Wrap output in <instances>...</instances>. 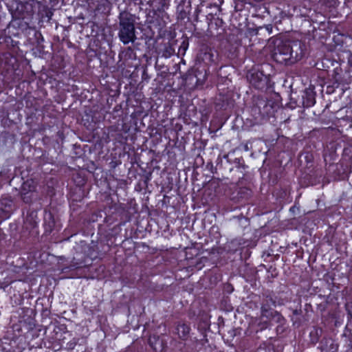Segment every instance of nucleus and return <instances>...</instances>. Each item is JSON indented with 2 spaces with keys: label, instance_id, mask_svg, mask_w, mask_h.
I'll list each match as a JSON object with an SVG mask.
<instances>
[{
  "label": "nucleus",
  "instance_id": "1",
  "mask_svg": "<svg viewBox=\"0 0 352 352\" xmlns=\"http://www.w3.org/2000/svg\"><path fill=\"white\" fill-rule=\"evenodd\" d=\"M118 36L124 45L133 43L135 39L134 21L131 16L126 14L120 19Z\"/></svg>",
  "mask_w": 352,
  "mask_h": 352
},
{
  "label": "nucleus",
  "instance_id": "2",
  "mask_svg": "<svg viewBox=\"0 0 352 352\" xmlns=\"http://www.w3.org/2000/svg\"><path fill=\"white\" fill-rule=\"evenodd\" d=\"M247 78L250 83L258 89H262L265 88L267 85V76L265 74H263V72L257 69H251L248 72Z\"/></svg>",
  "mask_w": 352,
  "mask_h": 352
},
{
  "label": "nucleus",
  "instance_id": "3",
  "mask_svg": "<svg viewBox=\"0 0 352 352\" xmlns=\"http://www.w3.org/2000/svg\"><path fill=\"white\" fill-rule=\"evenodd\" d=\"M274 58L280 63H291L290 42L278 45L274 52Z\"/></svg>",
  "mask_w": 352,
  "mask_h": 352
},
{
  "label": "nucleus",
  "instance_id": "4",
  "mask_svg": "<svg viewBox=\"0 0 352 352\" xmlns=\"http://www.w3.org/2000/svg\"><path fill=\"white\" fill-rule=\"evenodd\" d=\"M291 63L300 60L304 56L305 45L299 41L290 42Z\"/></svg>",
  "mask_w": 352,
  "mask_h": 352
},
{
  "label": "nucleus",
  "instance_id": "5",
  "mask_svg": "<svg viewBox=\"0 0 352 352\" xmlns=\"http://www.w3.org/2000/svg\"><path fill=\"white\" fill-rule=\"evenodd\" d=\"M271 317H277L278 320L280 318V315L276 311H273L272 310L268 309L265 307L263 306L261 307V318L263 319L265 318L268 320Z\"/></svg>",
  "mask_w": 352,
  "mask_h": 352
},
{
  "label": "nucleus",
  "instance_id": "6",
  "mask_svg": "<svg viewBox=\"0 0 352 352\" xmlns=\"http://www.w3.org/2000/svg\"><path fill=\"white\" fill-rule=\"evenodd\" d=\"M177 332L180 338L185 339L190 332V327L184 323L179 324L177 327Z\"/></svg>",
  "mask_w": 352,
  "mask_h": 352
},
{
  "label": "nucleus",
  "instance_id": "7",
  "mask_svg": "<svg viewBox=\"0 0 352 352\" xmlns=\"http://www.w3.org/2000/svg\"><path fill=\"white\" fill-rule=\"evenodd\" d=\"M35 188V182L32 179H28L25 181L22 186L23 191L26 192L34 191Z\"/></svg>",
  "mask_w": 352,
  "mask_h": 352
},
{
  "label": "nucleus",
  "instance_id": "8",
  "mask_svg": "<svg viewBox=\"0 0 352 352\" xmlns=\"http://www.w3.org/2000/svg\"><path fill=\"white\" fill-rule=\"evenodd\" d=\"M256 352H274V350L272 347L269 346L267 348L264 346H260Z\"/></svg>",
  "mask_w": 352,
  "mask_h": 352
},
{
  "label": "nucleus",
  "instance_id": "9",
  "mask_svg": "<svg viewBox=\"0 0 352 352\" xmlns=\"http://www.w3.org/2000/svg\"><path fill=\"white\" fill-rule=\"evenodd\" d=\"M346 309L347 311L348 314L352 318V302H349L346 304Z\"/></svg>",
  "mask_w": 352,
  "mask_h": 352
},
{
  "label": "nucleus",
  "instance_id": "10",
  "mask_svg": "<svg viewBox=\"0 0 352 352\" xmlns=\"http://www.w3.org/2000/svg\"><path fill=\"white\" fill-rule=\"evenodd\" d=\"M325 1L326 0H320L319 1V3L321 4L322 6H324V9H326L327 8H329L332 6V3H329V4H326L325 3Z\"/></svg>",
  "mask_w": 352,
  "mask_h": 352
},
{
  "label": "nucleus",
  "instance_id": "11",
  "mask_svg": "<svg viewBox=\"0 0 352 352\" xmlns=\"http://www.w3.org/2000/svg\"><path fill=\"white\" fill-rule=\"evenodd\" d=\"M329 342H331L330 346L331 347L332 351L331 352H336L337 350V346L336 344H333L332 340H329Z\"/></svg>",
  "mask_w": 352,
  "mask_h": 352
},
{
  "label": "nucleus",
  "instance_id": "12",
  "mask_svg": "<svg viewBox=\"0 0 352 352\" xmlns=\"http://www.w3.org/2000/svg\"><path fill=\"white\" fill-rule=\"evenodd\" d=\"M263 322L265 324L261 327V329H265L267 327V320H263Z\"/></svg>",
  "mask_w": 352,
  "mask_h": 352
},
{
  "label": "nucleus",
  "instance_id": "13",
  "mask_svg": "<svg viewBox=\"0 0 352 352\" xmlns=\"http://www.w3.org/2000/svg\"><path fill=\"white\" fill-rule=\"evenodd\" d=\"M206 56H208L209 60H212V55L209 53L208 54H206Z\"/></svg>",
  "mask_w": 352,
  "mask_h": 352
}]
</instances>
